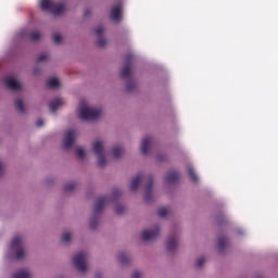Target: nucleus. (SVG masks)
<instances>
[{
    "mask_svg": "<svg viewBox=\"0 0 278 278\" xmlns=\"http://www.w3.org/2000/svg\"><path fill=\"white\" fill-rule=\"evenodd\" d=\"M75 187H76L75 182H70L65 185L64 190L65 192H71V190H75Z\"/></svg>",
    "mask_w": 278,
    "mask_h": 278,
    "instance_id": "nucleus-31",
    "label": "nucleus"
},
{
    "mask_svg": "<svg viewBox=\"0 0 278 278\" xmlns=\"http://www.w3.org/2000/svg\"><path fill=\"white\" fill-rule=\"evenodd\" d=\"M175 249H177V237L172 236L167 240V250L173 252V251H175Z\"/></svg>",
    "mask_w": 278,
    "mask_h": 278,
    "instance_id": "nucleus-17",
    "label": "nucleus"
},
{
    "mask_svg": "<svg viewBox=\"0 0 278 278\" xmlns=\"http://www.w3.org/2000/svg\"><path fill=\"white\" fill-rule=\"evenodd\" d=\"M227 244H228L227 238L222 237L218 239L217 247L219 251H225V249L227 248Z\"/></svg>",
    "mask_w": 278,
    "mask_h": 278,
    "instance_id": "nucleus-23",
    "label": "nucleus"
},
{
    "mask_svg": "<svg viewBox=\"0 0 278 278\" xmlns=\"http://www.w3.org/2000/svg\"><path fill=\"white\" fill-rule=\"evenodd\" d=\"M118 261L121 264H127L129 262V256H127L125 253H119Z\"/></svg>",
    "mask_w": 278,
    "mask_h": 278,
    "instance_id": "nucleus-25",
    "label": "nucleus"
},
{
    "mask_svg": "<svg viewBox=\"0 0 278 278\" xmlns=\"http://www.w3.org/2000/svg\"><path fill=\"white\" fill-rule=\"evenodd\" d=\"M132 59H134V54H128L126 56V63L121 73V77L123 79H129V77H131V60Z\"/></svg>",
    "mask_w": 278,
    "mask_h": 278,
    "instance_id": "nucleus-6",
    "label": "nucleus"
},
{
    "mask_svg": "<svg viewBox=\"0 0 278 278\" xmlns=\"http://www.w3.org/2000/svg\"><path fill=\"white\" fill-rule=\"evenodd\" d=\"M124 151L125 150L123 149V147L117 146V147L113 148L112 155L115 160H118V157H121L123 155Z\"/></svg>",
    "mask_w": 278,
    "mask_h": 278,
    "instance_id": "nucleus-20",
    "label": "nucleus"
},
{
    "mask_svg": "<svg viewBox=\"0 0 278 278\" xmlns=\"http://www.w3.org/2000/svg\"><path fill=\"white\" fill-rule=\"evenodd\" d=\"M78 116L81 121H97L101 116V110L89 108L86 100H83L78 109Z\"/></svg>",
    "mask_w": 278,
    "mask_h": 278,
    "instance_id": "nucleus-1",
    "label": "nucleus"
},
{
    "mask_svg": "<svg viewBox=\"0 0 278 278\" xmlns=\"http://www.w3.org/2000/svg\"><path fill=\"white\" fill-rule=\"evenodd\" d=\"M90 226H91V229H96V227H97V222H91Z\"/></svg>",
    "mask_w": 278,
    "mask_h": 278,
    "instance_id": "nucleus-39",
    "label": "nucleus"
},
{
    "mask_svg": "<svg viewBox=\"0 0 278 278\" xmlns=\"http://www.w3.org/2000/svg\"><path fill=\"white\" fill-rule=\"evenodd\" d=\"M30 40H40V33L39 31H31L30 33Z\"/></svg>",
    "mask_w": 278,
    "mask_h": 278,
    "instance_id": "nucleus-30",
    "label": "nucleus"
},
{
    "mask_svg": "<svg viewBox=\"0 0 278 278\" xmlns=\"http://www.w3.org/2000/svg\"><path fill=\"white\" fill-rule=\"evenodd\" d=\"M187 173H188V176L190 177L191 181H193V184H198L199 176H197V173H194V168H192V166H189L187 168Z\"/></svg>",
    "mask_w": 278,
    "mask_h": 278,
    "instance_id": "nucleus-19",
    "label": "nucleus"
},
{
    "mask_svg": "<svg viewBox=\"0 0 278 278\" xmlns=\"http://www.w3.org/2000/svg\"><path fill=\"white\" fill-rule=\"evenodd\" d=\"M157 214H159V216H160L161 218H164L165 216L168 215V208L162 207V208L159 210Z\"/></svg>",
    "mask_w": 278,
    "mask_h": 278,
    "instance_id": "nucleus-27",
    "label": "nucleus"
},
{
    "mask_svg": "<svg viewBox=\"0 0 278 278\" xmlns=\"http://www.w3.org/2000/svg\"><path fill=\"white\" fill-rule=\"evenodd\" d=\"M52 40L54 45H60V42H62V36L55 34L52 36Z\"/></svg>",
    "mask_w": 278,
    "mask_h": 278,
    "instance_id": "nucleus-32",
    "label": "nucleus"
},
{
    "mask_svg": "<svg viewBox=\"0 0 278 278\" xmlns=\"http://www.w3.org/2000/svg\"><path fill=\"white\" fill-rule=\"evenodd\" d=\"M47 88H60V80L58 78H51L46 84Z\"/></svg>",
    "mask_w": 278,
    "mask_h": 278,
    "instance_id": "nucleus-22",
    "label": "nucleus"
},
{
    "mask_svg": "<svg viewBox=\"0 0 278 278\" xmlns=\"http://www.w3.org/2000/svg\"><path fill=\"white\" fill-rule=\"evenodd\" d=\"M86 257H88L86 252H78L73 258V264L75 268L79 270V273H86L88 270V266L86 265Z\"/></svg>",
    "mask_w": 278,
    "mask_h": 278,
    "instance_id": "nucleus-3",
    "label": "nucleus"
},
{
    "mask_svg": "<svg viewBox=\"0 0 278 278\" xmlns=\"http://www.w3.org/2000/svg\"><path fill=\"white\" fill-rule=\"evenodd\" d=\"M115 212H116V214H124L125 213V206L124 205H117L116 207H115Z\"/></svg>",
    "mask_w": 278,
    "mask_h": 278,
    "instance_id": "nucleus-34",
    "label": "nucleus"
},
{
    "mask_svg": "<svg viewBox=\"0 0 278 278\" xmlns=\"http://www.w3.org/2000/svg\"><path fill=\"white\" fill-rule=\"evenodd\" d=\"M15 108H16L17 112H20L21 114H24V112H25V106L23 105V100L17 99V100L15 101Z\"/></svg>",
    "mask_w": 278,
    "mask_h": 278,
    "instance_id": "nucleus-24",
    "label": "nucleus"
},
{
    "mask_svg": "<svg viewBox=\"0 0 278 278\" xmlns=\"http://www.w3.org/2000/svg\"><path fill=\"white\" fill-rule=\"evenodd\" d=\"M5 86L10 88V90H21V84L14 78H7Z\"/></svg>",
    "mask_w": 278,
    "mask_h": 278,
    "instance_id": "nucleus-14",
    "label": "nucleus"
},
{
    "mask_svg": "<svg viewBox=\"0 0 278 278\" xmlns=\"http://www.w3.org/2000/svg\"><path fill=\"white\" fill-rule=\"evenodd\" d=\"M108 203V197H101L97 200L96 205L93 207V214H101L103 212V207H105Z\"/></svg>",
    "mask_w": 278,
    "mask_h": 278,
    "instance_id": "nucleus-9",
    "label": "nucleus"
},
{
    "mask_svg": "<svg viewBox=\"0 0 278 278\" xmlns=\"http://www.w3.org/2000/svg\"><path fill=\"white\" fill-rule=\"evenodd\" d=\"M42 125H45V122L42 119H38L36 123L37 127H42Z\"/></svg>",
    "mask_w": 278,
    "mask_h": 278,
    "instance_id": "nucleus-37",
    "label": "nucleus"
},
{
    "mask_svg": "<svg viewBox=\"0 0 278 278\" xmlns=\"http://www.w3.org/2000/svg\"><path fill=\"white\" fill-rule=\"evenodd\" d=\"M134 88H136V83H128L127 84V91L131 92V90H134Z\"/></svg>",
    "mask_w": 278,
    "mask_h": 278,
    "instance_id": "nucleus-35",
    "label": "nucleus"
},
{
    "mask_svg": "<svg viewBox=\"0 0 278 278\" xmlns=\"http://www.w3.org/2000/svg\"><path fill=\"white\" fill-rule=\"evenodd\" d=\"M76 155L79 157V160H84L86 157V152L81 148H78L76 149Z\"/></svg>",
    "mask_w": 278,
    "mask_h": 278,
    "instance_id": "nucleus-26",
    "label": "nucleus"
},
{
    "mask_svg": "<svg viewBox=\"0 0 278 278\" xmlns=\"http://www.w3.org/2000/svg\"><path fill=\"white\" fill-rule=\"evenodd\" d=\"M160 236V226H155L153 229L143 230L141 238L146 242H149V240H155Z\"/></svg>",
    "mask_w": 278,
    "mask_h": 278,
    "instance_id": "nucleus-7",
    "label": "nucleus"
},
{
    "mask_svg": "<svg viewBox=\"0 0 278 278\" xmlns=\"http://www.w3.org/2000/svg\"><path fill=\"white\" fill-rule=\"evenodd\" d=\"M179 172H169L165 177L166 184H177L179 181Z\"/></svg>",
    "mask_w": 278,
    "mask_h": 278,
    "instance_id": "nucleus-12",
    "label": "nucleus"
},
{
    "mask_svg": "<svg viewBox=\"0 0 278 278\" xmlns=\"http://www.w3.org/2000/svg\"><path fill=\"white\" fill-rule=\"evenodd\" d=\"M122 12H123V9H122L121 4L113 7L111 9V18H112V21H116V22L121 21Z\"/></svg>",
    "mask_w": 278,
    "mask_h": 278,
    "instance_id": "nucleus-10",
    "label": "nucleus"
},
{
    "mask_svg": "<svg viewBox=\"0 0 278 278\" xmlns=\"http://www.w3.org/2000/svg\"><path fill=\"white\" fill-rule=\"evenodd\" d=\"M13 278H31V274H29V270L27 269H21L15 273Z\"/></svg>",
    "mask_w": 278,
    "mask_h": 278,
    "instance_id": "nucleus-21",
    "label": "nucleus"
},
{
    "mask_svg": "<svg viewBox=\"0 0 278 278\" xmlns=\"http://www.w3.org/2000/svg\"><path fill=\"white\" fill-rule=\"evenodd\" d=\"M142 277V274H140L139 271H135L132 275H131V278H141Z\"/></svg>",
    "mask_w": 278,
    "mask_h": 278,
    "instance_id": "nucleus-36",
    "label": "nucleus"
},
{
    "mask_svg": "<svg viewBox=\"0 0 278 278\" xmlns=\"http://www.w3.org/2000/svg\"><path fill=\"white\" fill-rule=\"evenodd\" d=\"M146 190H147V192L144 195V200L147 202H149V201H151V190H153V177H151V176L148 178V185L146 187Z\"/></svg>",
    "mask_w": 278,
    "mask_h": 278,
    "instance_id": "nucleus-15",
    "label": "nucleus"
},
{
    "mask_svg": "<svg viewBox=\"0 0 278 278\" xmlns=\"http://www.w3.org/2000/svg\"><path fill=\"white\" fill-rule=\"evenodd\" d=\"M140 181H142V174H138L130 182V190L136 192L138 190V186H140Z\"/></svg>",
    "mask_w": 278,
    "mask_h": 278,
    "instance_id": "nucleus-16",
    "label": "nucleus"
},
{
    "mask_svg": "<svg viewBox=\"0 0 278 278\" xmlns=\"http://www.w3.org/2000/svg\"><path fill=\"white\" fill-rule=\"evenodd\" d=\"M47 58H48L47 53H41V54L37 58L38 64H40L41 62H46Z\"/></svg>",
    "mask_w": 278,
    "mask_h": 278,
    "instance_id": "nucleus-33",
    "label": "nucleus"
},
{
    "mask_svg": "<svg viewBox=\"0 0 278 278\" xmlns=\"http://www.w3.org/2000/svg\"><path fill=\"white\" fill-rule=\"evenodd\" d=\"M151 142H153V139H151V137L143 138V140L141 142V153H142V155H148L149 154V148L151 147Z\"/></svg>",
    "mask_w": 278,
    "mask_h": 278,
    "instance_id": "nucleus-11",
    "label": "nucleus"
},
{
    "mask_svg": "<svg viewBox=\"0 0 278 278\" xmlns=\"http://www.w3.org/2000/svg\"><path fill=\"white\" fill-rule=\"evenodd\" d=\"M203 264H205V257H200L195 261V268H202Z\"/></svg>",
    "mask_w": 278,
    "mask_h": 278,
    "instance_id": "nucleus-29",
    "label": "nucleus"
},
{
    "mask_svg": "<svg viewBox=\"0 0 278 278\" xmlns=\"http://www.w3.org/2000/svg\"><path fill=\"white\" fill-rule=\"evenodd\" d=\"M61 241H62V242H71V232H64V233L61 236Z\"/></svg>",
    "mask_w": 278,
    "mask_h": 278,
    "instance_id": "nucleus-28",
    "label": "nucleus"
},
{
    "mask_svg": "<svg viewBox=\"0 0 278 278\" xmlns=\"http://www.w3.org/2000/svg\"><path fill=\"white\" fill-rule=\"evenodd\" d=\"M75 143V129H70L65 134V138L63 140V149H71Z\"/></svg>",
    "mask_w": 278,
    "mask_h": 278,
    "instance_id": "nucleus-8",
    "label": "nucleus"
},
{
    "mask_svg": "<svg viewBox=\"0 0 278 278\" xmlns=\"http://www.w3.org/2000/svg\"><path fill=\"white\" fill-rule=\"evenodd\" d=\"M96 278H101V275H97Z\"/></svg>",
    "mask_w": 278,
    "mask_h": 278,
    "instance_id": "nucleus-41",
    "label": "nucleus"
},
{
    "mask_svg": "<svg viewBox=\"0 0 278 278\" xmlns=\"http://www.w3.org/2000/svg\"><path fill=\"white\" fill-rule=\"evenodd\" d=\"M63 104H64V102L62 101V99H60V98L54 99L50 102V111L56 112L58 108L62 106Z\"/></svg>",
    "mask_w": 278,
    "mask_h": 278,
    "instance_id": "nucleus-18",
    "label": "nucleus"
},
{
    "mask_svg": "<svg viewBox=\"0 0 278 278\" xmlns=\"http://www.w3.org/2000/svg\"><path fill=\"white\" fill-rule=\"evenodd\" d=\"M103 31H104V28L103 26H99L97 29H96V35L98 36V41H97V45L98 47H105V38H103Z\"/></svg>",
    "mask_w": 278,
    "mask_h": 278,
    "instance_id": "nucleus-13",
    "label": "nucleus"
},
{
    "mask_svg": "<svg viewBox=\"0 0 278 278\" xmlns=\"http://www.w3.org/2000/svg\"><path fill=\"white\" fill-rule=\"evenodd\" d=\"M93 153L98 157V166H105L108 161L105 160V154H103V143L101 141L93 142Z\"/></svg>",
    "mask_w": 278,
    "mask_h": 278,
    "instance_id": "nucleus-4",
    "label": "nucleus"
},
{
    "mask_svg": "<svg viewBox=\"0 0 278 278\" xmlns=\"http://www.w3.org/2000/svg\"><path fill=\"white\" fill-rule=\"evenodd\" d=\"M1 170H3V166H2L1 163H0V173H1Z\"/></svg>",
    "mask_w": 278,
    "mask_h": 278,
    "instance_id": "nucleus-40",
    "label": "nucleus"
},
{
    "mask_svg": "<svg viewBox=\"0 0 278 278\" xmlns=\"http://www.w3.org/2000/svg\"><path fill=\"white\" fill-rule=\"evenodd\" d=\"M90 14V9H86L85 11H84V16H88Z\"/></svg>",
    "mask_w": 278,
    "mask_h": 278,
    "instance_id": "nucleus-38",
    "label": "nucleus"
},
{
    "mask_svg": "<svg viewBox=\"0 0 278 278\" xmlns=\"http://www.w3.org/2000/svg\"><path fill=\"white\" fill-rule=\"evenodd\" d=\"M40 8L43 12H50L51 14H54V16L64 12V5L62 3H55L51 0H41Z\"/></svg>",
    "mask_w": 278,
    "mask_h": 278,
    "instance_id": "nucleus-2",
    "label": "nucleus"
},
{
    "mask_svg": "<svg viewBox=\"0 0 278 278\" xmlns=\"http://www.w3.org/2000/svg\"><path fill=\"white\" fill-rule=\"evenodd\" d=\"M11 249L15 251V258L23 260L25 257V250L23 249V243L21 237H15L11 242Z\"/></svg>",
    "mask_w": 278,
    "mask_h": 278,
    "instance_id": "nucleus-5",
    "label": "nucleus"
}]
</instances>
